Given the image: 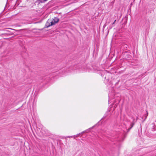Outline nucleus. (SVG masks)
<instances>
[{"instance_id":"nucleus-1","label":"nucleus","mask_w":156,"mask_h":156,"mask_svg":"<svg viewBox=\"0 0 156 156\" xmlns=\"http://www.w3.org/2000/svg\"><path fill=\"white\" fill-rule=\"evenodd\" d=\"M59 21V19L57 17H54L52 20H48L46 23L45 27H49L54 25L57 23Z\"/></svg>"},{"instance_id":"nucleus-2","label":"nucleus","mask_w":156,"mask_h":156,"mask_svg":"<svg viewBox=\"0 0 156 156\" xmlns=\"http://www.w3.org/2000/svg\"><path fill=\"white\" fill-rule=\"evenodd\" d=\"M115 21H116V20H115V21H114V22L113 23H112V24H114L115 23Z\"/></svg>"},{"instance_id":"nucleus-3","label":"nucleus","mask_w":156,"mask_h":156,"mask_svg":"<svg viewBox=\"0 0 156 156\" xmlns=\"http://www.w3.org/2000/svg\"><path fill=\"white\" fill-rule=\"evenodd\" d=\"M44 1H46L47 0H43Z\"/></svg>"},{"instance_id":"nucleus-4","label":"nucleus","mask_w":156,"mask_h":156,"mask_svg":"<svg viewBox=\"0 0 156 156\" xmlns=\"http://www.w3.org/2000/svg\"><path fill=\"white\" fill-rule=\"evenodd\" d=\"M133 125L131 127V128L132 127V126H133Z\"/></svg>"}]
</instances>
